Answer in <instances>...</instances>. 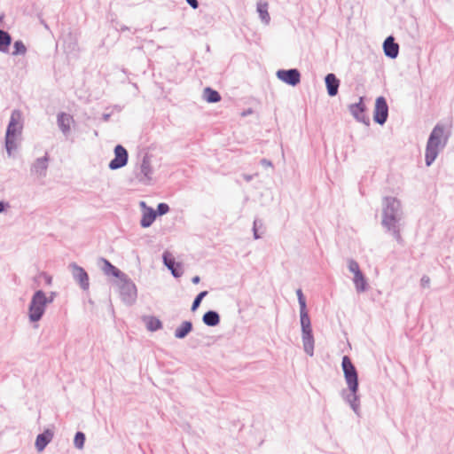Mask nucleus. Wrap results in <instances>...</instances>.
<instances>
[{"instance_id":"1a4fd4ad","label":"nucleus","mask_w":454,"mask_h":454,"mask_svg":"<svg viewBox=\"0 0 454 454\" xmlns=\"http://www.w3.org/2000/svg\"><path fill=\"white\" fill-rule=\"evenodd\" d=\"M68 267L71 270L74 281L80 286V287L82 290H88L90 286V281L88 273L85 271V270L81 266L77 265L75 262L70 263Z\"/></svg>"},{"instance_id":"dca6fc26","label":"nucleus","mask_w":454,"mask_h":454,"mask_svg":"<svg viewBox=\"0 0 454 454\" xmlns=\"http://www.w3.org/2000/svg\"><path fill=\"white\" fill-rule=\"evenodd\" d=\"M384 53L390 59H395L399 53V45L395 43L393 36H388L383 43Z\"/></svg>"},{"instance_id":"9d476101","label":"nucleus","mask_w":454,"mask_h":454,"mask_svg":"<svg viewBox=\"0 0 454 454\" xmlns=\"http://www.w3.org/2000/svg\"><path fill=\"white\" fill-rule=\"evenodd\" d=\"M114 158L109 162V168L112 170L119 169L128 163L129 154L127 150L121 145L114 148Z\"/></svg>"},{"instance_id":"a18cd8bd","label":"nucleus","mask_w":454,"mask_h":454,"mask_svg":"<svg viewBox=\"0 0 454 454\" xmlns=\"http://www.w3.org/2000/svg\"><path fill=\"white\" fill-rule=\"evenodd\" d=\"M140 207H141L142 208L145 209V211H147V208H148V207H146V204H145V201H141V202H140Z\"/></svg>"},{"instance_id":"6ab92c4d","label":"nucleus","mask_w":454,"mask_h":454,"mask_svg":"<svg viewBox=\"0 0 454 454\" xmlns=\"http://www.w3.org/2000/svg\"><path fill=\"white\" fill-rule=\"evenodd\" d=\"M58 126L64 135H67L70 131V125L73 121L71 115L61 113L58 114Z\"/></svg>"},{"instance_id":"7c9ffc66","label":"nucleus","mask_w":454,"mask_h":454,"mask_svg":"<svg viewBox=\"0 0 454 454\" xmlns=\"http://www.w3.org/2000/svg\"><path fill=\"white\" fill-rule=\"evenodd\" d=\"M207 291H202L195 297V299L193 300V302L192 304V308H191L192 311H195L200 307L201 301L203 300V298L205 296H207Z\"/></svg>"},{"instance_id":"f257e3e1","label":"nucleus","mask_w":454,"mask_h":454,"mask_svg":"<svg viewBox=\"0 0 454 454\" xmlns=\"http://www.w3.org/2000/svg\"><path fill=\"white\" fill-rule=\"evenodd\" d=\"M452 120L441 121L433 128L426 145L425 161L427 167L436 160L448 144L451 135Z\"/></svg>"},{"instance_id":"9b49d317","label":"nucleus","mask_w":454,"mask_h":454,"mask_svg":"<svg viewBox=\"0 0 454 454\" xmlns=\"http://www.w3.org/2000/svg\"><path fill=\"white\" fill-rule=\"evenodd\" d=\"M388 116V106L384 97H379L375 102L373 119L375 122L383 125Z\"/></svg>"},{"instance_id":"393cba45","label":"nucleus","mask_w":454,"mask_h":454,"mask_svg":"<svg viewBox=\"0 0 454 454\" xmlns=\"http://www.w3.org/2000/svg\"><path fill=\"white\" fill-rule=\"evenodd\" d=\"M203 98L208 103H217L221 100V96L216 90L207 87L203 90Z\"/></svg>"},{"instance_id":"20e7f679","label":"nucleus","mask_w":454,"mask_h":454,"mask_svg":"<svg viewBox=\"0 0 454 454\" xmlns=\"http://www.w3.org/2000/svg\"><path fill=\"white\" fill-rule=\"evenodd\" d=\"M23 128V114L20 110L15 109L11 114L4 137L5 150L9 157L12 156L13 152L17 150L19 146Z\"/></svg>"},{"instance_id":"e433bc0d","label":"nucleus","mask_w":454,"mask_h":454,"mask_svg":"<svg viewBox=\"0 0 454 454\" xmlns=\"http://www.w3.org/2000/svg\"><path fill=\"white\" fill-rule=\"evenodd\" d=\"M57 294L55 292H51L49 296L46 295V300H47V304H51V302H53L55 297H56Z\"/></svg>"},{"instance_id":"412c9836","label":"nucleus","mask_w":454,"mask_h":454,"mask_svg":"<svg viewBox=\"0 0 454 454\" xmlns=\"http://www.w3.org/2000/svg\"><path fill=\"white\" fill-rule=\"evenodd\" d=\"M268 7L269 4L266 1L260 0L257 3V12L259 13L260 19L266 25H268L270 20V17L268 12Z\"/></svg>"},{"instance_id":"473e14b6","label":"nucleus","mask_w":454,"mask_h":454,"mask_svg":"<svg viewBox=\"0 0 454 454\" xmlns=\"http://www.w3.org/2000/svg\"><path fill=\"white\" fill-rule=\"evenodd\" d=\"M296 295H297V298H298V302H299V305H300V309H307V305H306V300H305V297L303 295V293L301 291V289H297L296 290Z\"/></svg>"},{"instance_id":"79ce46f5","label":"nucleus","mask_w":454,"mask_h":454,"mask_svg":"<svg viewBox=\"0 0 454 454\" xmlns=\"http://www.w3.org/2000/svg\"><path fill=\"white\" fill-rule=\"evenodd\" d=\"M200 277H199V276H195V277H193V278H192V282L193 284H199V283H200Z\"/></svg>"},{"instance_id":"c756f323","label":"nucleus","mask_w":454,"mask_h":454,"mask_svg":"<svg viewBox=\"0 0 454 454\" xmlns=\"http://www.w3.org/2000/svg\"><path fill=\"white\" fill-rule=\"evenodd\" d=\"M27 53V47L23 43L22 41H15L13 43V51L12 55H25Z\"/></svg>"},{"instance_id":"b1692460","label":"nucleus","mask_w":454,"mask_h":454,"mask_svg":"<svg viewBox=\"0 0 454 454\" xmlns=\"http://www.w3.org/2000/svg\"><path fill=\"white\" fill-rule=\"evenodd\" d=\"M11 43L12 37L10 34L4 30L0 29V52L7 53Z\"/></svg>"},{"instance_id":"423d86ee","label":"nucleus","mask_w":454,"mask_h":454,"mask_svg":"<svg viewBox=\"0 0 454 454\" xmlns=\"http://www.w3.org/2000/svg\"><path fill=\"white\" fill-rule=\"evenodd\" d=\"M300 321L304 352L309 356H313L315 340L312 333L311 321L307 309H300Z\"/></svg>"},{"instance_id":"f03ea898","label":"nucleus","mask_w":454,"mask_h":454,"mask_svg":"<svg viewBox=\"0 0 454 454\" xmlns=\"http://www.w3.org/2000/svg\"><path fill=\"white\" fill-rule=\"evenodd\" d=\"M341 367L348 390L343 389L340 395L343 400L348 403L356 415L360 417L361 409L360 396L358 395L359 383L357 371L348 356L342 357Z\"/></svg>"},{"instance_id":"c85d7f7f","label":"nucleus","mask_w":454,"mask_h":454,"mask_svg":"<svg viewBox=\"0 0 454 454\" xmlns=\"http://www.w3.org/2000/svg\"><path fill=\"white\" fill-rule=\"evenodd\" d=\"M85 440H86V436H85L84 433L80 432V431L77 432L74 438V446L77 450H82L84 448Z\"/></svg>"},{"instance_id":"c9c22d12","label":"nucleus","mask_w":454,"mask_h":454,"mask_svg":"<svg viewBox=\"0 0 454 454\" xmlns=\"http://www.w3.org/2000/svg\"><path fill=\"white\" fill-rule=\"evenodd\" d=\"M420 286L423 287V288H427V287H429L430 286V278L427 275H424L421 278H420Z\"/></svg>"},{"instance_id":"6e6552de","label":"nucleus","mask_w":454,"mask_h":454,"mask_svg":"<svg viewBox=\"0 0 454 454\" xmlns=\"http://www.w3.org/2000/svg\"><path fill=\"white\" fill-rule=\"evenodd\" d=\"M50 156L48 153L36 158L30 166V175L35 180L41 181L47 176Z\"/></svg>"},{"instance_id":"4468645a","label":"nucleus","mask_w":454,"mask_h":454,"mask_svg":"<svg viewBox=\"0 0 454 454\" xmlns=\"http://www.w3.org/2000/svg\"><path fill=\"white\" fill-rule=\"evenodd\" d=\"M365 106L363 103V98H359V102L349 106V112L354 118L365 125H369L370 119L364 114Z\"/></svg>"},{"instance_id":"ea45409f","label":"nucleus","mask_w":454,"mask_h":454,"mask_svg":"<svg viewBox=\"0 0 454 454\" xmlns=\"http://www.w3.org/2000/svg\"><path fill=\"white\" fill-rule=\"evenodd\" d=\"M9 204L4 201H0V214L3 213L7 207H9Z\"/></svg>"},{"instance_id":"0eeeda50","label":"nucleus","mask_w":454,"mask_h":454,"mask_svg":"<svg viewBox=\"0 0 454 454\" xmlns=\"http://www.w3.org/2000/svg\"><path fill=\"white\" fill-rule=\"evenodd\" d=\"M119 289L121 300L125 304L132 305L136 302L137 297V286L127 275L120 278Z\"/></svg>"},{"instance_id":"4be33fe9","label":"nucleus","mask_w":454,"mask_h":454,"mask_svg":"<svg viewBox=\"0 0 454 454\" xmlns=\"http://www.w3.org/2000/svg\"><path fill=\"white\" fill-rule=\"evenodd\" d=\"M192 330V324L190 321H184L182 324L176 329L175 337L176 339H184L185 338L189 333Z\"/></svg>"},{"instance_id":"4c0bfd02","label":"nucleus","mask_w":454,"mask_h":454,"mask_svg":"<svg viewBox=\"0 0 454 454\" xmlns=\"http://www.w3.org/2000/svg\"><path fill=\"white\" fill-rule=\"evenodd\" d=\"M186 2L193 9H197L199 6V3L197 0H186Z\"/></svg>"},{"instance_id":"2f4dec72","label":"nucleus","mask_w":454,"mask_h":454,"mask_svg":"<svg viewBox=\"0 0 454 454\" xmlns=\"http://www.w3.org/2000/svg\"><path fill=\"white\" fill-rule=\"evenodd\" d=\"M348 270L354 274V276L362 272L360 270L359 264L353 259H348Z\"/></svg>"},{"instance_id":"5701e85b","label":"nucleus","mask_w":454,"mask_h":454,"mask_svg":"<svg viewBox=\"0 0 454 454\" xmlns=\"http://www.w3.org/2000/svg\"><path fill=\"white\" fill-rule=\"evenodd\" d=\"M156 218V212L153 208H147V211H145L142 215V219L140 221V224L144 228H147L153 224Z\"/></svg>"},{"instance_id":"49530a36","label":"nucleus","mask_w":454,"mask_h":454,"mask_svg":"<svg viewBox=\"0 0 454 454\" xmlns=\"http://www.w3.org/2000/svg\"><path fill=\"white\" fill-rule=\"evenodd\" d=\"M109 118H110V114H105L103 115V120H104L105 121H107L109 120Z\"/></svg>"},{"instance_id":"a211bd4d","label":"nucleus","mask_w":454,"mask_h":454,"mask_svg":"<svg viewBox=\"0 0 454 454\" xmlns=\"http://www.w3.org/2000/svg\"><path fill=\"white\" fill-rule=\"evenodd\" d=\"M53 438V433L47 429L43 433L38 434L35 440V448L38 451H43Z\"/></svg>"},{"instance_id":"f3484780","label":"nucleus","mask_w":454,"mask_h":454,"mask_svg":"<svg viewBox=\"0 0 454 454\" xmlns=\"http://www.w3.org/2000/svg\"><path fill=\"white\" fill-rule=\"evenodd\" d=\"M327 93L330 97H334L338 93L340 80L334 74H328L325 78Z\"/></svg>"},{"instance_id":"72a5a7b5","label":"nucleus","mask_w":454,"mask_h":454,"mask_svg":"<svg viewBox=\"0 0 454 454\" xmlns=\"http://www.w3.org/2000/svg\"><path fill=\"white\" fill-rule=\"evenodd\" d=\"M39 278H43L45 285L50 286L52 285V277L46 272H40L35 278V280Z\"/></svg>"},{"instance_id":"a878e982","label":"nucleus","mask_w":454,"mask_h":454,"mask_svg":"<svg viewBox=\"0 0 454 454\" xmlns=\"http://www.w3.org/2000/svg\"><path fill=\"white\" fill-rule=\"evenodd\" d=\"M103 262L105 263V266L103 268L104 272L106 275H113L119 279L125 276L126 274L122 273L119 269H117L115 266H114L110 262H108L106 259H103Z\"/></svg>"},{"instance_id":"a19ab883","label":"nucleus","mask_w":454,"mask_h":454,"mask_svg":"<svg viewBox=\"0 0 454 454\" xmlns=\"http://www.w3.org/2000/svg\"><path fill=\"white\" fill-rule=\"evenodd\" d=\"M242 176L247 182H250L254 177L252 175L247 174H244Z\"/></svg>"},{"instance_id":"f8f14e48","label":"nucleus","mask_w":454,"mask_h":454,"mask_svg":"<svg viewBox=\"0 0 454 454\" xmlns=\"http://www.w3.org/2000/svg\"><path fill=\"white\" fill-rule=\"evenodd\" d=\"M276 75L280 81L291 86H296L301 82V74L296 68L278 70Z\"/></svg>"},{"instance_id":"58836bf2","label":"nucleus","mask_w":454,"mask_h":454,"mask_svg":"<svg viewBox=\"0 0 454 454\" xmlns=\"http://www.w3.org/2000/svg\"><path fill=\"white\" fill-rule=\"evenodd\" d=\"M261 164L265 168L272 167L271 161L266 159L261 160Z\"/></svg>"},{"instance_id":"37998d69","label":"nucleus","mask_w":454,"mask_h":454,"mask_svg":"<svg viewBox=\"0 0 454 454\" xmlns=\"http://www.w3.org/2000/svg\"><path fill=\"white\" fill-rule=\"evenodd\" d=\"M253 231H254V238L255 239H260V238H261V236L258 234L257 229L253 228Z\"/></svg>"},{"instance_id":"39448f33","label":"nucleus","mask_w":454,"mask_h":454,"mask_svg":"<svg viewBox=\"0 0 454 454\" xmlns=\"http://www.w3.org/2000/svg\"><path fill=\"white\" fill-rule=\"evenodd\" d=\"M46 294L43 290L35 291L28 304L27 316L32 323L38 322L43 317L47 308Z\"/></svg>"},{"instance_id":"2eb2a0df","label":"nucleus","mask_w":454,"mask_h":454,"mask_svg":"<svg viewBox=\"0 0 454 454\" xmlns=\"http://www.w3.org/2000/svg\"><path fill=\"white\" fill-rule=\"evenodd\" d=\"M153 168L147 157H144L141 166L140 173L137 176V179L144 184H149L152 181Z\"/></svg>"},{"instance_id":"bb28decb","label":"nucleus","mask_w":454,"mask_h":454,"mask_svg":"<svg viewBox=\"0 0 454 454\" xmlns=\"http://www.w3.org/2000/svg\"><path fill=\"white\" fill-rule=\"evenodd\" d=\"M353 282L357 293H363L367 289V281L363 272L354 276Z\"/></svg>"},{"instance_id":"ddd939ff","label":"nucleus","mask_w":454,"mask_h":454,"mask_svg":"<svg viewBox=\"0 0 454 454\" xmlns=\"http://www.w3.org/2000/svg\"><path fill=\"white\" fill-rule=\"evenodd\" d=\"M164 265L171 271L175 278H179L183 275L184 270L180 262H176L173 255L166 251L162 255Z\"/></svg>"},{"instance_id":"cd10ccee","label":"nucleus","mask_w":454,"mask_h":454,"mask_svg":"<svg viewBox=\"0 0 454 454\" xmlns=\"http://www.w3.org/2000/svg\"><path fill=\"white\" fill-rule=\"evenodd\" d=\"M146 328L148 331L155 332L162 328V323L154 317H149L146 319Z\"/></svg>"},{"instance_id":"f704fd0d","label":"nucleus","mask_w":454,"mask_h":454,"mask_svg":"<svg viewBox=\"0 0 454 454\" xmlns=\"http://www.w3.org/2000/svg\"><path fill=\"white\" fill-rule=\"evenodd\" d=\"M168 211H169V207L168 204L160 203L157 207V211H155V212H156V215L158 214L159 215H163L167 214Z\"/></svg>"},{"instance_id":"aec40b11","label":"nucleus","mask_w":454,"mask_h":454,"mask_svg":"<svg viewBox=\"0 0 454 454\" xmlns=\"http://www.w3.org/2000/svg\"><path fill=\"white\" fill-rule=\"evenodd\" d=\"M202 321L207 326H216L220 323V316L215 310H208L203 315Z\"/></svg>"},{"instance_id":"7ed1b4c3","label":"nucleus","mask_w":454,"mask_h":454,"mask_svg":"<svg viewBox=\"0 0 454 454\" xmlns=\"http://www.w3.org/2000/svg\"><path fill=\"white\" fill-rule=\"evenodd\" d=\"M403 216V212L400 200L391 196L384 197L382 200L381 224L399 243L403 241L400 228V222Z\"/></svg>"},{"instance_id":"c03bdc74","label":"nucleus","mask_w":454,"mask_h":454,"mask_svg":"<svg viewBox=\"0 0 454 454\" xmlns=\"http://www.w3.org/2000/svg\"><path fill=\"white\" fill-rule=\"evenodd\" d=\"M258 223L262 224V223H261V221H259V220L255 219V220L254 221V226H253V228L257 229V228H258Z\"/></svg>"}]
</instances>
